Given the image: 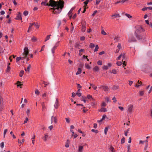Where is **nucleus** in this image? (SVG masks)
Wrapping results in <instances>:
<instances>
[{"mask_svg": "<svg viewBox=\"0 0 152 152\" xmlns=\"http://www.w3.org/2000/svg\"><path fill=\"white\" fill-rule=\"evenodd\" d=\"M53 3V6H51L53 8H50V10H52L53 12L55 14L60 13L64 7V1L62 0H59Z\"/></svg>", "mask_w": 152, "mask_h": 152, "instance_id": "obj_1", "label": "nucleus"}, {"mask_svg": "<svg viewBox=\"0 0 152 152\" xmlns=\"http://www.w3.org/2000/svg\"><path fill=\"white\" fill-rule=\"evenodd\" d=\"M135 28L136 29L134 32V35L135 37L138 40L142 39V36L140 34V33L145 31L144 29L143 28L141 25L136 26Z\"/></svg>", "mask_w": 152, "mask_h": 152, "instance_id": "obj_2", "label": "nucleus"}, {"mask_svg": "<svg viewBox=\"0 0 152 152\" xmlns=\"http://www.w3.org/2000/svg\"><path fill=\"white\" fill-rule=\"evenodd\" d=\"M48 0H45L42 2L41 4L44 6H53V5H52L53 4V2H55V1L53 0H50L49 3H48Z\"/></svg>", "mask_w": 152, "mask_h": 152, "instance_id": "obj_3", "label": "nucleus"}, {"mask_svg": "<svg viewBox=\"0 0 152 152\" xmlns=\"http://www.w3.org/2000/svg\"><path fill=\"white\" fill-rule=\"evenodd\" d=\"M28 53V48L27 47H26L24 49V54L25 55V56L23 57V59L25 58L26 57Z\"/></svg>", "mask_w": 152, "mask_h": 152, "instance_id": "obj_4", "label": "nucleus"}, {"mask_svg": "<svg viewBox=\"0 0 152 152\" xmlns=\"http://www.w3.org/2000/svg\"><path fill=\"white\" fill-rule=\"evenodd\" d=\"M133 106L132 104H130L128 106V109L127 110L128 113L131 114L132 112V110Z\"/></svg>", "mask_w": 152, "mask_h": 152, "instance_id": "obj_5", "label": "nucleus"}, {"mask_svg": "<svg viewBox=\"0 0 152 152\" xmlns=\"http://www.w3.org/2000/svg\"><path fill=\"white\" fill-rule=\"evenodd\" d=\"M136 41V39L133 36L130 37L128 40V42H135Z\"/></svg>", "mask_w": 152, "mask_h": 152, "instance_id": "obj_6", "label": "nucleus"}, {"mask_svg": "<svg viewBox=\"0 0 152 152\" xmlns=\"http://www.w3.org/2000/svg\"><path fill=\"white\" fill-rule=\"evenodd\" d=\"M51 123L53 122L55 123L56 124L57 123V118L56 116L54 117L52 116L51 118Z\"/></svg>", "mask_w": 152, "mask_h": 152, "instance_id": "obj_7", "label": "nucleus"}, {"mask_svg": "<svg viewBox=\"0 0 152 152\" xmlns=\"http://www.w3.org/2000/svg\"><path fill=\"white\" fill-rule=\"evenodd\" d=\"M16 20H22V18L21 17V14L20 12H18L17 15V17L15 18Z\"/></svg>", "mask_w": 152, "mask_h": 152, "instance_id": "obj_8", "label": "nucleus"}, {"mask_svg": "<svg viewBox=\"0 0 152 152\" xmlns=\"http://www.w3.org/2000/svg\"><path fill=\"white\" fill-rule=\"evenodd\" d=\"M42 139L45 142L47 141L48 139V133H45L44 134V136L42 137Z\"/></svg>", "mask_w": 152, "mask_h": 152, "instance_id": "obj_9", "label": "nucleus"}, {"mask_svg": "<svg viewBox=\"0 0 152 152\" xmlns=\"http://www.w3.org/2000/svg\"><path fill=\"white\" fill-rule=\"evenodd\" d=\"M99 88H102L105 91H108L109 90V88H108V87L106 86H101Z\"/></svg>", "mask_w": 152, "mask_h": 152, "instance_id": "obj_10", "label": "nucleus"}, {"mask_svg": "<svg viewBox=\"0 0 152 152\" xmlns=\"http://www.w3.org/2000/svg\"><path fill=\"white\" fill-rule=\"evenodd\" d=\"M86 22L82 24V31L84 32L86 30Z\"/></svg>", "mask_w": 152, "mask_h": 152, "instance_id": "obj_11", "label": "nucleus"}, {"mask_svg": "<svg viewBox=\"0 0 152 152\" xmlns=\"http://www.w3.org/2000/svg\"><path fill=\"white\" fill-rule=\"evenodd\" d=\"M122 57V58H123L124 59H125V53H123L122 54H121L120 55H119L118 57L117 60H120V58H121V57Z\"/></svg>", "mask_w": 152, "mask_h": 152, "instance_id": "obj_12", "label": "nucleus"}, {"mask_svg": "<svg viewBox=\"0 0 152 152\" xmlns=\"http://www.w3.org/2000/svg\"><path fill=\"white\" fill-rule=\"evenodd\" d=\"M59 106V103H58V99H56V100L55 102V103L54 105L55 107L57 109L58 108V107Z\"/></svg>", "mask_w": 152, "mask_h": 152, "instance_id": "obj_13", "label": "nucleus"}, {"mask_svg": "<svg viewBox=\"0 0 152 152\" xmlns=\"http://www.w3.org/2000/svg\"><path fill=\"white\" fill-rule=\"evenodd\" d=\"M37 39L36 37H35L34 36H33L31 39V41L33 42H35L36 41H37Z\"/></svg>", "mask_w": 152, "mask_h": 152, "instance_id": "obj_14", "label": "nucleus"}, {"mask_svg": "<svg viewBox=\"0 0 152 152\" xmlns=\"http://www.w3.org/2000/svg\"><path fill=\"white\" fill-rule=\"evenodd\" d=\"M33 25H34L37 28H39V25L38 23H33Z\"/></svg>", "mask_w": 152, "mask_h": 152, "instance_id": "obj_15", "label": "nucleus"}, {"mask_svg": "<svg viewBox=\"0 0 152 152\" xmlns=\"http://www.w3.org/2000/svg\"><path fill=\"white\" fill-rule=\"evenodd\" d=\"M78 152H82L83 149V146L80 145L79 146Z\"/></svg>", "mask_w": 152, "mask_h": 152, "instance_id": "obj_16", "label": "nucleus"}, {"mask_svg": "<svg viewBox=\"0 0 152 152\" xmlns=\"http://www.w3.org/2000/svg\"><path fill=\"white\" fill-rule=\"evenodd\" d=\"M99 111L101 112H105L107 111V109L105 108L102 107Z\"/></svg>", "mask_w": 152, "mask_h": 152, "instance_id": "obj_17", "label": "nucleus"}, {"mask_svg": "<svg viewBox=\"0 0 152 152\" xmlns=\"http://www.w3.org/2000/svg\"><path fill=\"white\" fill-rule=\"evenodd\" d=\"M69 140H67L66 142L65 146L66 148H68L69 147Z\"/></svg>", "mask_w": 152, "mask_h": 152, "instance_id": "obj_18", "label": "nucleus"}, {"mask_svg": "<svg viewBox=\"0 0 152 152\" xmlns=\"http://www.w3.org/2000/svg\"><path fill=\"white\" fill-rule=\"evenodd\" d=\"M131 70L129 69H127L124 71V73L126 74H128L130 73L131 72Z\"/></svg>", "mask_w": 152, "mask_h": 152, "instance_id": "obj_19", "label": "nucleus"}, {"mask_svg": "<svg viewBox=\"0 0 152 152\" xmlns=\"http://www.w3.org/2000/svg\"><path fill=\"white\" fill-rule=\"evenodd\" d=\"M31 65L30 64H29L27 67V69H25V71H27L28 72H29L30 71V69L31 68Z\"/></svg>", "mask_w": 152, "mask_h": 152, "instance_id": "obj_20", "label": "nucleus"}, {"mask_svg": "<svg viewBox=\"0 0 152 152\" xmlns=\"http://www.w3.org/2000/svg\"><path fill=\"white\" fill-rule=\"evenodd\" d=\"M81 71L82 70L81 69H80V68H79L78 69V70L77 72H76V75H77L80 74L81 72Z\"/></svg>", "mask_w": 152, "mask_h": 152, "instance_id": "obj_21", "label": "nucleus"}, {"mask_svg": "<svg viewBox=\"0 0 152 152\" xmlns=\"http://www.w3.org/2000/svg\"><path fill=\"white\" fill-rule=\"evenodd\" d=\"M110 149L112 152H115V150H114V148L112 145L110 146Z\"/></svg>", "mask_w": 152, "mask_h": 152, "instance_id": "obj_22", "label": "nucleus"}, {"mask_svg": "<svg viewBox=\"0 0 152 152\" xmlns=\"http://www.w3.org/2000/svg\"><path fill=\"white\" fill-rule=\"evenodd\" d=\"M93 69L94 70L96 71H98L99 69V67L98 66H96L94 67Z\"/></svg>", "mask_w": 152, "mask_h": 152, "instance_id": "obj_23", "label": "nucleus"}, {"mask_svg": "<svg viewBox=\"0 0 152 152\" xmlns=\"http://www.w3.org/2000/svg\"><path fill=\"white\" fill-rule=\"evenodd\" d=\"M90 86H92V88H93L94 90H96V89L97 87L95 86V85L93 84L90 83Z\"/></svg>", "mask_w": 152, "mask_h": 152, "instance_id": "obj_24", "label": "nucleus"}, {"mask_svg": "<svg viewBox=\"0 0 152 152\" xmlns=\"http://www.w3.org/2000/svg\"><path fill=\"white\" fill-rule=\"evenodd\" d=\"M24 72L23 70H21L19 73V76L20 77H22L24 74Z\"/></svg>", "mask_w": 152, "mask_h": 152, "instance_id": "obj_25", "label": "nucleus"}, {"mask_svg": "<svg viewBox=\"0 0 152 152\" xmlns=\"http://www.w3.org/2000/svg\"><path fill=\"white\" fill-rule=\"evenodd\" d=\"M50 36H51V35H50V34L47 36L46 37L45 39V42L46 41H47V40H49L50 38Z\"/></svg>", "mask_w": 152, "mask_h": 152, "instance_id": "obj_26", "label": "nucleus"}, {"mask_svg": "<svg viewBox=\"0 0 152 152\" xmlns=\"http://www.w3.org/2000/svg\"><path fill=\"white\" fill-rule=\"evenodd\" d=\"M125 142V138L123 137L121 139V143L123 144Z\"/></svg>", "mask_w": 152, "mask_h": 152, "instance_id": "obj_27", "label": "nucleus"}, {"mask_svg": "<svg viewBox=\"0 0 152 152\" xmlns=\"http://www.w3.org/2000/svg\"><path fill=\"white\" fill-rule=\"evenodd\" d=\"M80 45L78 42L76 43L75 44V48H78V49H80Z\"/></svg>", "mask_w": 152, "mask_h": 152, "instance_id": "obj_28", "label": "nucleus"}, {"mask_svg": "<svg viewBox=\"0 0 152 152\" xmlns=\"http://www.w3.org/2000/svg\"><path fill=\"white\" fill-rule=\"evenodd\" d=\"M41 105L42 107V110H43L44 109L46 108L44 103V102H42L41 104Z\"/></svg>", "mask_w": 152, "mask_h": 152, "instance_id": "obj_29", "label": "nucleus"}, {"mask_svg": "<svg viewBox=\"0 0 152 152\" xmlns=\"http://www.w3.org/2000/svg\"><path fill=\"white\" fill-rule=\"evenodd\" d=\"M118 86L114 85L113 86V89L114 90H116L118 88Z\"/></svg>", "mask_w": 152, "mask_h": 152, "instance_id": "obj_30", "label": "nucleus"}, {"mask_svg": "<svg viewBox=\"0 0 152 152\" xmlns=\"http://www.w3.org/2000/svg\"><path fill=\"white\" fill-rule=\"evenodd\" d=\"M35 92L36 94L37 95H39L40 94V92L37 89H36L35 90Z\"/></svg>", "mask_w": 152, "mask_h": 152, "instance_id": "obj_31", "label": "nucleus"}, {"mask_svg": "<svg viewBox=\"0 0 152 152\" xmlns=\"http://www.w3.org/2000/svg\"><path fill=\"white\" fill-rule=\"evenodd\" d=\"M112 17H120V16L119 15V14H114L113 15H112Z\"/></svg>", "mask_w": 152, "mask_h": 152, "instance_id": "obj_32", "label": "nucleus"}, {"mask_svg": "<svg viewBox=\"0 0 152 152\" xmlns=\"http://www.w3.org/2000/svg\"><path fill=\"white\" fill-rule=\"evenodd\" d=\"M85 66L86 68L88 69H91L90 67L88 64H85Z\"/></svg>", "mask_w": 152, "mask_h": 152, "instance_id": "obj_33", "label": "nucleus"}, {"mask_svg": "<svg viewBox=\"0 0 152 152\" xmlns=\"http://www.w3.org/2000/svg\"><path fill=\"white\" fill-rule=\"evenodd\" d=\"M89 46L92 49L95 47V45L94 44L91 43L90 44Z\"/></svg>", "mask_w": 152, "mask_h": 152, "instance_id": "obj_34", "label": "nucleus"}, {"mask_svg": "<svg viewBox=\"0 0 152 152\" xmlns=\"http://www.w3.org/2000/svg\"><path fill=\"white\" fill-rule=\"evenodd\" d=\"M102 68L103 69L107 70L108 69V66H107L104 65L102 67Z\"/></svg>", "mask_w": 152, "mask_h": 152, "instance_id": "obj_35", "label": "nucleus"}, {"mask_svg": "<svg viewBox=\"0 0 152 152\" xmlns=\"http://www.w3.org/2000/svg\"><path fill=\"white\" fill-rule=\"evenodd\" d=\"M33 25V24L32 23H30V25L28 28V32H29V30L31 29V27Z\"/></svg>", "mask_w": 152, "mask_h": 152, "instance_id": "obj_36", "label": "nucleus"}, {"mask_svg": "<svg viewBox=\"0 0 152 152\" xmlns=\"http://www.w3.org/2000/svg\"><path fill=\"white\" fill-rule=\"evenodd\" d=\"M99 48V47L98 45H96L95 46V48L94 49V52L97 51Z\"/></svg>", "mask_w": 152, "mask_h": 152, "instance_id": "obj_37", "label": "nucleus"}, {"mask_svg": "<svg viewBox=\"0 0 152 152\" xmlns=\"http://www.w3.org/2000/svg\"><path fill=\"white\" fill-rule=\"evenodd\" d=\"M87 98L89 99H92V100L93 99V98H92V96L90 95H87Z\"/></svg>", "mask_w": 152, "mask_h": 152, "instance_id": "obj_38", "label": "nucleus"}, {"mask_svg": "<svg viewBox=\"0 0 152 152\" xmlns=\"http://www.w3.org/2000/svg\"><path fill=\"white\" fill-rule=\"evenodd\" d=\"M89 0H86L84 2V3L85 4L84 6H86L88 4V2H89Z\"/></svg>", "mask_w": 152, "mask_h": 152, "instance_id": "obj_39", "label": "nucleus"}, {"mask_svg": "<svg viewBox=\"0 0 152 152\" xmlns=\"http://www.w3.org/2000/svg\"><path fill=\"white\" fill-rule=\"evenodd\" d=\"M23 15L25 16H26L28 14V11L26 10L25 11L23 12Z\"/></svg>", "mask_w": 152, "mask_h": 152, "instance_id": "obj_40", "label": "nucleus"}, {"mask_svg": "<svg viewBox=\"0 0 152 152\" xmlns=\"http://www.w3.org/2000/svg\"><path fill=\"white\" fill-rule=\"evenodd\" d=\"M17 86H20L23 85L22 84H20V81H17Z\"/></svg>", "mask_w": 152, "mask_h": 152, "instance_id": "obj_41", "label": "nucleus"}, {"mask_svg": "<svg viewBox=\"0 0 152 152\" xmlns=\"http://www.w3.org/2000/svg\"><path fill=\"white\" fill-rule=\"evenodd\" d=\"M56 49V48L53 47L51 50V51L52 53L54 54V53H55V50Z\"/></svg>", "mask_w": 152, "mask_h": 152, "instance_id": "obj_42", "label": "nucleus"}, {"mask_svg": "<svg viewBox=\"0 0 152 152\" xmlns=\"http://www.w3.org/2000/svg\"><path fill=\"white\" fill-rule=\"evenodd\" d=\"M97 64L99 65H102V61L99 60L97 62Z\"/></svg>", "mask_w": 152, "mask_h": 152, "instance_id": "obj_43", "label": "nucleus"}, {"mask_svg": "<svg viewBox=\"0 0 152 152\" xmlns=\"http://www.w3.org/2000/svg\"><path fill=\"white\" fill-rule=\"evenodd\" d=\"M21 57H17L16 58V62H18L21 59Z\"/></svg>", "mask_w": 152, "mask_h": 152, "instance_id": "obj_44", "label": "nucleus"}, {"mask_svg": "<svg viewBox=\"0 0 152 152\" xmlns=\"http://www.w3.org/2000/svg\"><path fill=\"white\" fill-rule=\"evenodd\" d=\"M144 93V91H140V96H143Z\"/></svg>", "mask_w": 152, "mask_h": 152, "instance_id": "obj_45", "label": "nucleus"}, {"mask_svg": "<svg viewBox=\"0 0 152 152\" xmlns=\"http://www.w3.org/2000/svg\"><path fill=\"white\" fill-rule=\"evenodd\" d=\"M7 131H8V130H7V129H5L4 130V138L5 137V134H6L7 132Z\"/></svg>", "mask_w": 152, "mask_h": 152, "instance_id": "obj_46", "label": "nucleus"}, {"mask_svg": "<svg viewBox=\"0 0 152 152\" xmlns=\"http://www.w3.org/2000/svg\"><path fill=\"white\" fill-rule=\"evenodd\" d=\"M125 15L129 18H132V16L130 15L129 14L126 13L125 14Z\"/></svg>", "mask_w": 152, "mask_h": 152, "instance_id": "obj_47", "label": "nucleus"}, {"mask_svg": "<svg viewBox=\"0 0 152 152\" xmlns=\"http://www.w3.org/2000/svg\"><path fill=\"white\" fill-rule=\"evenodd\" d=\"M91 131L93 132H94L96 133H97L99 132L97 130H95L94 129H92L91 130Z\"/></svg>", "mask_w": 152, "mask_h": 152, "instance_id": "obj_48", "label": "nucleus"}, {"mask_svg": "<svg viewBox=\"0 0 152 152\" xmlns=\"http://www.w3.org/2000/svg\"><path fill=\"white\" fill-rule=\"evenodd\" d=\"M106 103L104 102H103L101 104V107H105L106 105Z\"/></svg>", "mask_w": 152, "mask_h": 152, "instance_id": "obj_49", "label": "nucleus"}, {"mask_svg": "<svg viewBox=\"0 0 152 152\" xmlns=\"http://www.w3.org/2000/svg\"><path fill=\"white\" fill-rule=\"evenodd\" d=\"M111 72L114 74H117V71H116V70H115V69H114L112 70V71Z\"/></svg>", "mask_w": 152, "mask_h": 152, "instance_id": "obj_50", "label": "nucleus"}, {"mask_svg": "<svg viewBox=\"0 0 152 152\" xmlns=\"http://www.w3.org/2000/svg\"><path fill=\"white\" fill-rule=\"evenodd\" d=\"M10 134L12 136L13 138L14 139L16 138V137L13 134V132L12 131L10 132Z\"/></svg>", "mask_w": 152, "mask_h": 152, "instance_id": "obj_51", "label": "nucleus"}, {"mask_svg": "<svg viewBox=\"0 0 152 152\" xmlns=\"http://www.w3.org/2000/svg\"><path fill=\"white\" fill-rule=\"evenodd\" d=\"M83 7H84V10H83V13H85V12L86 11V9L88 8V7H86V6H84Z\"/></svg>", "mask_w": 152, "mask_h": 152, "instance_id": "obj_52", "label": "nucleus"}, {"mask_svg": "<svg viewBox=\"0 0 152 152\" xmlns=\"http://www.w3.org/2000/svg\"><path fill=\"white\" fill-rule=\"evenodd\" d=\"M83 7H84V10H83V13H85V12L86 11V9L88 8V7H86V6H84Z\"/></svg>", "mask_w": 152, "mask_h": 152, "instance_id": "obj_53", "label": "nucleus"}, {"mask_svg": "<svg viewBox=\"0 0 152 152\" xmlns=\"http://www.w3.org/2000/svg\"><path fill=\"white\" fill-rule=\"evenodd\" d=\"M59 41H58V42H57L56 43V44H55V45L53 47L56 48H57L58 46V43H59Z\"/></svg>", "mask_w": 152, "mask_h": 152, "instance_id": "obj_54", "label": "nucleus"}, {"mask_svg": "<svg viewBox=\"0 0 152 152\" xmlns=\"http://www.w3.org/2000/svg\"><path fill=\"white\" fill-rule=\"evenodd\" d=\"M72 10H70L69 12H68V16L72 15Z\"/></svg>", "mask_w": 152, "mask_h": 152, "instance_id": "obj_55", "label": "nucleus"}, {"mask_svg": "<svg viewBox=\"0 0 152 152\" xmlns=\"http://www.w3.org/2000/svg\"><path fill=\"white\" fill-rule=\"evenodd\" d=\"M108 131V128L107 127H105L104 129V132L105 134H107V133Z\"/></svg>", "mask_w": 152, "mask_h": 152, "instance_id": "obj_56", "label": "nucleus"}, {"mask_svg": "<svg viewBox=\"0 0 152 152\" xmlns=\"http://www.w3.org/2000/svg\"><path fill=\"white\" fill-rule=\"evenodd\" d=\"M116 64L118 66H121L122 64V62L120 61H118L117 62Z\"/></svg>", "mask_w": 152, "mask_h": 152, "instance_id": "obj_57", "label": "nucleus"}, {"mask_svg": "<svg viewBox=\"0 0 152 152\" xmlns=\"http://www.w3.org/2000/svg\"><path fill=\"white\" fill-rule=\"evenodd\" d=\"M117 47L120 50L121 48V45L120 43H119L117 45Z\"/></svg>", "mask_w": 152, "mask_h": 152, "instance_id": "obj_58", "label": "nucleus"}, {"mask_svg": "<svg viewBox=\"0 0 152 152\" xmlns=\"http://www.w3.org/2000/svg\"><path fill=\"white\" fill-rule=\"evenodd\" d=\"M10 66H7V72H9L10 71Z\"/></svg>", "mask_w": 152, "mask_h": 152, "instance_id": "obj_59", "label": "nucleus"}, {"mask_svg": "<svg viewBox=\"0 0 152 152\" xmlns=\"http://www.w3.org/2000/svg\"><path fill=\"white\" fill-rule=\"evenodd\" d=\"M85 39V37L84 36H82L80 38V40L81 41H83Z\"/></svg>", "mask_w": 152, "mask_h": 152, "instance_id": "obj_60", "label": "nucleus"}, {"mask_svg": "<svg viewBox=\"0 0 152 152\" xmlns=\"http://www.w3.org/2000/svg\"><path fill=\"white\" fill-rule=\"evenodd\" d=\"M112 99L113 100V102L114 103L116 102L117 101L115 97H114Z\"/></svg>", "mask_w": 152, "mask_h": 152, "instance_id": "obj_61", "label": "nucleus"}, {"mask_svg": "<svg viewBox=\"0 0 152 152\" xmlns=\"http://www.w3.org/2000/svg\"><path fill=\"white\" fill-rule=\"evenodd\" d=\"M76 94L78 96L80 97L81 96V94L80 93L77 92L76 93Z\"/></svg>", "mask_w": 152, "mask_h": 152, "instance_id": "obj_62", "label": "nucleus"}, {"mask_svg": "<svg viewBox=\"0 0 152 152\" xmlns=\"http://www.w3.org/2000/svg\"><path fill=\"white\" fill-rule=\"evenodd\" d=\"M101 0H96V4L97 5L98 4L99 2H100Z\"/></svg>", "mask_w": 152, "mask_h": 152, "instance_id": "obj_63", "label": "nucleus"}, {"mask_svg": "<svg viewBox=\"0 0 152 152\" xmlns=\"http://www.w3.org/2000/svg\"><path fill=\"white\" fill-rule=\"evenodd\" d=\"M101 33L102 34L104 35H106V32L104 30H102Z\"/></svg>", "mask_w": 152, "mask_h": 152, "instance_id": "obj_64", "label": "nucleus"}]
</instances>
